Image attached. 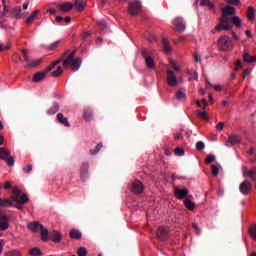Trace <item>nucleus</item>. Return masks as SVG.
Masks as SVG:
<instances>
[{"label": "nucleus", "instance_id": "1", "mask_svg": "<svg viewBox=\"0 0 256 256\" xmlns=\"http://www.w3.org/2000/svg\"><path fill=\"white\" fill-rule=\"evenodd\" d=\"M235 7L227 5L222 8V16L220 17V23L216 25V31H231L233 25L231 24V15H235Z\"/></svg>", "mask_w": 256, "mask_h": 256}, {"label": "nucleus", "instance_id": "2", "mask_svg": "<svg viewBox=\"0 0 256 256\" xmlns=\"http://www.w3.org/2000/svg\"><path fill=\"white\" fill-rule=\"evenodd\" d=\"M27 228L33 233H39L40 231L41 241H43L44 243H47V241H49V229L43 226V224L33 221L27 224Z\"/></svg>", "mask_w": 256, "mask_h": 256}, {"label": "nucleus", "instance_id": "3", "mask_svg": "<svg viewBox=\"0 0 256 256\" xmlns=\"http://www.w3.org/2000/svg\"><path fill=\"white\" fill-rule=\"evenodd\" d=\"M19 195V188H13V193L11 195V199L13 201L12 207H16V209L21 211L23 210V205H25V203H29V196L22 194L19 200Z\"/></svg>", "mask_w": 256, "mask_h": 256}, {"label": "nucleus", "instance_id": "4", "mask_svg": "<svg viewBox=\"0 0 256 256\" xmlns=\"http://www.w3.org/2000/svg\"><path fill=\"white\" fill-rule=\"evenodd\" d=\"M75 53V51H72L63 61L64 69L71 67L72 71H78L79 67H81L82 60L81 58L75 59Z\"/></svg>", "mask_w": 256, "mask_h": 256}, {"label": "nucleus", "instance_id": "5", "mask_svg": "<svg viewBox=\"0 0 256 256\" xmlns=\"http://www.w3.org/2000/svg\"><path fill=\"white\" fill-rule=\"evenodd\" d=\"M218 49L220 51H225L227 53L233 51L235 49V44H233V39L227 35H223L218 39L217 42Z\"/></svg>", "mask_w": 256, "mask_h": 256}, {"label": "nucleus", "instance_id": "6", "mask_svg": "<svg viewBox=\"0 0 256 256\" xmlns=\"http://www.w3.org/2000/svg\"><path fill=\"white\" fill-rule=\"evenodd\" d=\"M0 159L5 161L8 167H13L15 165V158L11 156V152L5 147L0 148Z\"/></svg>", "mask_w": 256, "mask_h": 256}, {"label": "nucleus", "instance_id": "7", "mask_svg": "<svg viewBox=\"0 0 256 256\" xmlns=\"http://www.w3.org/2000/svg\"><path fill=\"white\" fill-rule=\"evenodd\" d=\"M10 221L9 215L5 214V212H0V231H7Z\"/></svg>", "mask_w": 256, "mask_h": 256}, {"label": "nucleus", "instance_id": "8", "mask_svg": "<svg viewBox=\"0 0 256 256\" xmlns=\"http://www.w3.org/2000/svg\"><path fill=\"white\" fill-rule=\"evenodd\" d=\"M166 81L169 87H177V85H179V81H177V75L175 72H173V70L167 71Z\"/></svg>", "mask_w": 256, "mask_h": 256}, {"label": "nucleus", "instance_id": "9", "mask_svg": "<svg viewBox=\"0 0 256 256\" xmlns=\"http://www.w3.org/2000/svg\"><path fill=\"white\" fill-rule=\"evenodd\" d=\"M80 179L85 183L89 179V163L83 162L80 167Z\"/></svg>", "mask_w": 256, "mask_h": 256}, {"label": "nucleus", "instance_id": "10", "mask_svg": "<svg viewBox=\"0 0 256 256\" xmlns=\"http://www.w3.org/2000/svg\"><path fill=\"white\" fill-rule=\"evenodd\" d=\"M141 11V2L133 1L129 3L128 13L129 15H137Z\"/></svg>", "mask_w": 256, "mask_h": 256}, {"label": "nucleus", "instance_id": "11", "mask_svg": "<svg viewBox=\"0 0 256 256\" xmlns=\"http://www.w3.org/2000/svg\"><path fill=\"white\" fill-rule=\"evenodd\" d=\"M142 56L145 59V63L148 69H155V61L153 60V57L149 56L147 50L144 49L142 51Z\"/></svg>", "mask_w": 256, "mask_h": 256}, {"label": "nucleus", "instance_id": "12", "mask_svg": "<svg viewBox=\"0 0 256 256\" xmlns=\"http://www.w3.org/2000/svg\"><path fill=\"white\" fill-rule=\"evenodd\" d=\"M242 172L244 177H250L252 181H256V166L250 170L247 168V166H243Z\"/></svg>", "mask_w": 256, "mask_h": 256}, {"label": "nucleus", "instance_id": "13", "mask_svg": "<svg viewBox=\"0 0 256 256\" xmlns=\"http://www.w3.org/2000/svg\"><path fill=\"white\" fill-rule=\"evenodd\" d=\"M252 187L253 186L251 185V182L246 180L242 182L239 186L240 193H242V195H249V192L251 191Z\"/></svg>", "mask_w": 256, "mask_h": 256}, {"label": "nucleus", "instance_id": "14", "mask_svg": "<svg viewBox=\"0 0 256 256\" xmlns=\"http://www.w3.org/2000/svg\"><path fill=\"white\" fill-rule=\"evenodd\" d=\"M145 190V186L139 180L132 182V193L141 194Z\"/></svg>", "mask_w": 256, "mask_h": 256}, {"label": "nucleus", "instance_id": "15", "mask_svg": "<svg viewBox=\"0 0 256 256\" xmlns=\"http://www.w3.org/2000/svg\"><path fill=\"white\" fill-rule=\"evenodd\" d=\"M237 143H241V136L237 134H232L228 137V141H226V146L231 147V145H237Z\"/></svg>", "mask_w": 256, "mask_h": 256}, {"label": "nucleus", "instance_id": "16", "mask_svg": "<svg viewBox=\"0 0 256 256\" xmlns=\"http://www.w3.org/2000/svg\"><path fill=\"white\" fill-rule=\"evenodd\" d=\"M47 71L43 70L40 72H37L36 74H34L32 81H34V83H40V81H44V79H47Z\"/></svg>", "mask_w": 256, "mask_h": 256}, {"label": "nucleus", "instance_id": "17", "mask_svg": "<svg viewBox=\"0 0 256 256\" xmlns=\"http://www.w3.org/2000/svg\"><path fill=\"white\" fill-rule=\"evenodd\" d=\"M173 25L177 29V31H185V23H183V18L181 17H176L173 20Z\"/></svg>", "mask_w": 256, "mask_h": 256}, {"label": "nucleus", "instance_id": "18", "mask_svg": "<svg viewBox=\"0 0 256 256\" xmlns=\"http://www.w3.org/2000/svg\"><path fill=\"white\" fill-rule=\"evenodd\" d=\"M174 195L176 199H185V197L189 195V190L187 188H184V189L177 188L174 192Z\"/></svg>", "mask_w": 256, "mask_h": 256}, {"label": "nucleus", "instance_id": "19", "mask_svg": "<svg viewBox=\"0 0 256 256\" xmlns=\"http://www.w3.org/2000/svg\"><path fill=\"white\" fill-rule=\"evenodd\" d=\"M169 233V230L166 227H159L157 230V237L158 239H161V241H165L167 239V235Z\"/></svg>", "mask_w": 256, "mask_h": 256}, {"label": "nucleus", "instance_id": "20", "mask_svg": "<svg viewBox=\"0 0 256 256\" xmlns=\"http://www.w3.org/2000/svg\"><path fill=\"white\" fill-rule=\"evenodd\" d=\"M51 241H53V243H61V241H63L61 232L54 230L51 235Z\"/></svg>", "mask_w": 256, "mask_h": 256}, {"label": "nucleus", "instance_id": "21", "mask_svg": "<svg viewBox=\"0 0 256 256\" xmlns=\"http://www.w3.org/2000/svg\"><path fill=\"white\" fill-rule=\"evenodd\" d=\"M57 119L59 123L64 125L65 127H71V123H69V119L63 115V113H58L57 114Z\"/></svg>", "mask_w": 256, "mask_h": 256}, {"label": "nucleus", "instance_id": "22", "mask_svg": "<svg viewBox=\"0 0 256 256\" xmlns=\"http://www.w3.org/2000/svg\"><path fill=\"white\" fill-rule=\"evenodd\" d=\"M41 65V59H36L33 61L27 62V64L24 66V69H35V67H39Z\"/></svg>", "mask_w": 256, "mask_h": 256}, {"label": "nucleus", "instance_id": "23", "mask_svg": "<svg viewBox=\"0 0 256 256\" xmlns=\"http://www.w3.org/2000/svg\"><path fill=\"white\" fill-rule=\"evenodd\" d=\"M73 5H74L75 9L79 12L85 11V7L87 6L85 1H83V0H75Z\"/></svg>", "mask_w": 256, "mask_h": 256}, {"label": "nucleus", "instance_id": "24", "mask_svg": "<svg viewBox=\"0 0 256 256\" xmlns=\"http://www.w3.org/2000/svg\"><path fill=\"white\" fill-rule=\"evenodd\" d=\"M0 207H13V199L9 198H0Z\"/></svg>", "mask_w": 256, "mask_h": 256}, {"label": "nucleus", "instance_id": "25", "mask_svg": "<svg viewBox=\"0 0 256 256\" xmlns=\"http://www.w3.org/2000/svg\"><path fill=\"white\" fill-rule=\"evenodd\" d=\"M74 5L71 2H64L60 5V9L64 12V13H69V11H71V9H73Z\"/></svg>", "mask_w": 256, "mask_h": 256}, {"label": "nucleus", "instance_id": "26", "mask_svg": "<svg viewBox=\"0 0 256 256\" xmlns=\"http://www.w3.org/2000/svg\"><path fill=\"white\" fill-rule=\"evenodd\" d=\"M83 237V234H81V231L77 230V229H72L70 231V238L71 239H76L79 240Z\"/></svg>", "mask_w": 256, "mask_h": 256}, {"label": "nucleus", "instance_id": "27", "mask_svg": "<svg viewBox=\"0 0 256 256\" xmlns=\"http://www.w3.org/2000/svg\"><path fill=\"white\" fill-rule=\"evenodd\" d=\"M83 118L85 121H92L93 119V111L91 109L87 108L83 112Z\"/></svg>", "mask_w": 256, "mask_h": 256}, {"label": "nucleus", "instance_id": "28", "mask_svg": "<svg viewBox=\"0 0 256 256\" xmlns=\"http://www.w3.org/2000/svg\"><path fill=\"white\" fill-rule=\"evenodd\" d=\"M162 44H163V50L165 51V53H171V51H173V49L171 48V45H169V40H167L166 38L162 39Z\"/></svg>", "mask_w": 256, "mask_h": 256}, {"label": "nucleus", "instance_id": "29", "mask_svg": "<svg viewBox=\"0 0 256 256\" xmlns=\"http://www.w3.org/2000/svg\"><path fill=\"white\" fill-rule=\"evenodd\" d=\"M231 23H233L238 29H241V18H239V16H232L230 18V25Z\"/></svg>", "mask_w": 256, "mask_h": 256}, {"label": "nucleus", "instance_id": "30", "mask_svg": "<svg viewBox=\"0 0 256 256\" xmlns=\"http://www.w3.org/2000/svg\"><path fill=\"white\" fill-rule=\"evenodd\" d=\"M184 205L186 209H188V211H193L195 209V202L191 201L188 198L184 200Z\"/></svg>", "mask_w": 256, "mask_h": 256}, {"label": "nucleus", "instance_id": "31", "mask_svg": "<svg viewBox=\"0 0 256 256\" xmlns=\"http://www.w3.org/2000/svg\"><path fill=\"white\" fill-rule=\"evenodd\" d=\"M38 15H39V10H35L34 12H32V14L26 20L27 25H31V23L35 21Z\"/></svg>", "mask_w": 256, "mask_h": 256}, {"label": "nucleus", "instance_id": "32", "mask_svg": "<svg viewBox=\"0 0 256 256\" xmlns=\"http://www.w3.org/2000/svg\"><path fill=\"white\" fill-rule=\"evenodd\" d=\"M60 44H61V40H57V41L53 42L52 44H50L49 46H46L45 50L46 51H55V49H57Z\"/></svg>", "mask_w": 256, "mask_h": 256}, {"label": "nucleus", "instance_id": "33", "mask_svg": "<svg viewBox=\"0 0 256 256\" xmlns=\"http://www.w3.org/2000/svg\"><path fill=\"white\" fill-rule=\"evenodd\" d=\"M175 97L178 101H185V99H187V94L183 90H178Z\"/></svg>", "mask_w": 256, "mask_h": 256}, {"label": "nucleus", "instance_id": "34", "mask_svg": "<svg viewBox=\"0 0 256 256\" xmlns=\"http://www.w3.org/2000/svg\"><path fill=\"white\" fill-rule=\"evenodd\" d=\"M29 255H31V256H43V252L41 251V249L39 247H34V248L30 249Z\"/></svg>", "mask_w": 256, "mask_h": 256}, {"label": "nucleus", "instance_id": "35", "mask_svg": "<svg viewBox=\"0 0 256 256\" xmlns=\"http://www.w3.org/2000/svg\"><path fill=\"white\" fill-rule=\"evenodd\" d=\"M243 59L245 63H255L256 61V56H251L249 53H244Z\"/></svg>", "mask_w": 256, "mask_h": 256}, {"label": "nucleus", "instance_id": "36", "mask_svg": "<svg viewBox=\"0 0 256 256\" xmlns=\"http://www.w3.org/2000/svg\"><path fill=\"white\" fill-rule=\"evenodd\" d=\"M21 7H16L12 10V15L13 17H15L16 19H21V17H23V14L21 13Z\"/></svg>", "mask_w": 256, "mask_h": 256}, {"label": "nucleus", "instance_id": "37", "mask_svg": "<svg viewBox=\"0 0 256 256\" xmlns=\"http://www.w3.org/2000/svg\"><path fill=\"white\" fill-rule=\"evenodd\" d=\"M247 18L250 21H254L255 20V9L253 8V6L248 7Z\"/></svg>", "mask_w": 256, "mask_h": 256}, {"label": "nucleus", "instance_id": "38", "mask_svg": "<svg viewBox=\"0 0 256 256\" xmlns=\"http://www.w3.org/2000/svg\"><path fill=\"white\" fill-rule=\"evenodd\" d=\"M101 149H103V144L102 143H98L95 147V149H91L90 150V155H97L99 151H101Z\"/></svg>", "mask_w": 256, "mask_h": 256}, {"label": "nucleus", "instance_id": "39", "mask_svg": "<svg viewBox=\"0 0 256 256\" xmlns=\"http://www.w3.org/2000/svg\"><path fill=\"white\" fill-rule=\"evenodd\" d=\"M57 111H59V104H55L54 106H52V107L48 110V114H49V115H55V113H57Z\"/></svg>", "mask_w": 256, "mask_h": 256}, {"label": "nucleus", "instance_id": "40", "mask_svg": "<svg viewBox=\"0 0 256 256\" xmlns=\"http://www.w3.org/2000/svg\"><path fill=\"white\" fill-rule=\"evenodd\" d=\"M197 116L200 119H203L204 121H209V116L207 115V112L203 111V112H197Z\"/></svg>", "mask_w": 256, "mask_h": 256}, {"label": "nucleus", "instance_id": "41", "mask_svg": "<svg viewBox=\"0 0 256 256\" xmlns=\"http://www.w3.org/2000/svg\"><path fill=\"white\" fill-rule=\"evenodd\" d=\"M5 256H21V252L19 250H11L6 252Z\"/></svg>", "mask_w": 256, "mask_h": 256}, {"label": "nucleus", "instance_id": "42", "mask_svg": "<svg viewBox=\"0 0 256 256\" xmlns=\"http://www.w3.org/2000/svg\"><path fill=\"white\" fill-rule=\"evenodd\" d=\"M174 154L176 157H183V155H185V150H183V148H176Z\"/></svg>", "mask_w": 256, "mask_h": 256}, {"label": "nucleus", "instance_id": "43", "mask_svg": "<svg viewBox=\"0 0 256 256\" xmlns=\"http://www.w3.org/2000/svg\"><path fill=\"white\" fill-rule=\"evenodd\" d=\"M211 171L214 177H217L219 175V167L216 166L215 164L211 165Z\"/></svg>", "mask_w": 256, "mask_h": 256}, {"label": "nucleus", "instance_id": "44", "mask_svg": "<svg viewBox=\"0 0 256 256\" xmlns=\"http://www.w3.org/2000/svg\"><path fill=\"white\" fill-rule=\"evenodd\" d=\"M63 74V68L58 67L55 71L52 72V77H59Z\"/></svg>", "mask_w": 256, "mask_h": 256}, {"label": "nucleus", "instance_id": "45", "mask_svg": "<svg viewBox=\"0 0 256 256\" xmlns=\"http://www.w3.org/2000/svg\"><path fill=\"white\" fill-rule=\"evenodd\" d=\"M249 235L252 237V239H256V225L252 226L249 229Z\"/></svg>", "mask_w": 256, "mask_h": 256}, {"label": "nucleus", "instance_id": "46", "mask_svg": "<svg viewBox=\"0 0 256 256\" xmlns=\"http://www.w3.org/2000/svg\"><path fill=\"white\" fill-rule=\"evenodd\" d=\"M78 256H87V248L80 247L77 252Z\"/></svg>", "mask_w": 256, "mask_h": 256}, {"label": "nucleus", "instance_id": "47", "mask_svg": "<svg viewBox=\"0 0 256 256\" xmlns=\"http://www.w3.org/2000/svg\"><path fill=\"white\" fill-rule=\"evenodd\" d=\"M170 65L175 71H181V66L177 64V62H175L174 60H170Z\"/></svg>", "mask_w": 256, "mask_h": 256}, {"label": "nucleus", "instance_id": "48", "mask_svg": "<svg viewBox=\"0 0 256 256\" xmlns=\"http://www.w3.org/2000/svg\"><path fill=\"white\" fill-rule=\"evenodd\" d=\"M9 49H11V44L9 42L0 44V51H9Z\"/></svg>", "mask_w": 256, "mask_h": 256}, {"label": "nucleus", "instance_id": "49", "mask_svg": "<svg viewBox=\"0 0 256 256\" xmlns=\"http://www.w3.org/2000/svg\"><path fill=\"white\" fill-rule=\"evenodd\" d=\"M196 149L197 151H203V149H205V143H203V141H198L196 143Z\"/></svg>", "mask_w": 256, "mask_h": 256}, {"label": "nucleus", "instance_id": "50", "mask_svg": "<svg viewBox=\"0 0 256 256\" xmlns=\"http://www.w3.org/2000/svg\"><path fill=\"white\" fill-rule=\"evenodd\" d=\"M22 55H24V61L26 63H29V52L27 51V49L22 50Z\"/></svg>", "mask_w": 256, "mask_h": 256}, {"label": "nucleus", "instance_id": "51", "mask_svg": "<svg viewBox=\"0 0 256 256\" xmlns=\"http://www.w3.org/2000/svg\"><path fill=\"white\" fill-rule=\"evenodd\" d=\"M24 173H31V171H33V165L31 164H27L24 168H23Z\"/></svg>", "mask_w": 256, "mask_h": 256}, {"label": "nucleus", "instance_id": "52", "mask_svg": "<svg viewBox=\"0 0 256 256\" xmlns=\"http://www.w3.org/2000/svg\"><path fill=\"white\" fill-rule=\"evenodd\" d=\"M226 3L229 5H241V0H227Z\"/></svg>", "mask_w": 256, "mask_h": 256}, {"label": "nucleus", "instance_id": "53", "mask_svg": "<svg viewBox=\"0 0 256 256\" xmlns=\"http://www.w3.org/2000/svg\"><path fill=\"white\" fill-rule=\"evenodd\" d=\"M98 25L101 29H107V22L105 20L98 21Z\"/></svg>", "mask_w": 256, "mask_h": 256}, {"label": "nucleus", "instance_id": "54", "mask_svg": "<svg viewBox=\"0 0 256 256\" xmlns=\"http://www.w3.org/2000/svg\"><path fill=\"white\" fill-rule=\"evenodd\" d=\"M192 227H193V229H195L196 235H201V228H199V225L193 223Z\"/></svg>", "mask_w": 256, "mask_h": 256}, {"label": "nucleus", "instance_id": "55", "mask_svg": "<svg viewBox=\"0 0 256 256\" xmlns=\"http://www.w3.org/2000/svg\"><path fill=\"white\" fill-rule=\"evenodd\" d=\"M216 129H217V131H223V129H225V124L223 122H219L216 125Z\"/></svg>", "mask_w": 256, "mask_h": 256}, {"label": "nucleus", "instance_id": "56", "mask_svg": "<svg viewBox=\"0 0 256 256\" xmlns=\"http://www.w3.org/2000/svg\"><path fill=\"white\" fill-rule=\"evenodd\" d=\"M215 161V156L214 155H208L206 157V163H213Z\"/></svg>", "mask_w": 256, "mask_h": 256}, {"label": "nucleus", "instance_id": "57", "mask_svg": "<svg viewBox=\"0 0 256 256\" xmlns=\"http://www.w3.org/2000/svg\"><path fill=\"white\" fill-rule=\"evenodd\" d=\"M7 0H2V4L4 6V12L9 13V6H7Z\"/></svg>", "mask_w": 256, "mask_h": 256}, {"label": "nucleus", "instance_id": "58", "mask_svg": "<svg viewBox=\"0 0 256 256\" xmlns=\"http://www.w3.org/2000/svg\"><path fill=\"white\" fill-rule=\"evenodd\" d=\"M63 57H64V56H62L59 60L54 61V62L52 63V67H56V65H59V64L63 61Z\"/></svg>", "mask_w": 256, "mask_h": 256}, {"label": "nucleus", "instance_id": "59", "mask_svg": "<svg viewBox=\"0 0 256 256\" xmlns=\"http://www.w3.org/2000/svg\"><path fill=\"white\" fill-rule=\"evenodd\" d=\"M174 139H175V141H179V140L183 139V134L177 133V134L175 135Z\"/></svg>", "mask_w": 256, "mask_h": 256}, {"label": "nucleus", "instance_id": "60", "mask_svg": "<svg viewBox=\"0 0 256 256\" xmlns=\"http://www.w3.org/2000/svg\"><path fill=\"white\" fill-rule=\"evenodd\" d=\"M201 103L204 105V106L202 107V109H207V105H209V103L207 102V100L202 99V100H201Z\"/></svg>", "mask_w": 256, "mask_h": 256}, {"label": "nucleus", "instance_id": "61", "mask_svg": "<svg viewBox=\"0 0 256 256\" xmlns=\"http://www.w3.org/2000/svg\"><path fill=\"white\" fill-rule=\"evenodd\" d=\"M55 66H53V63H51L44 71H46V73H49Z\"/></svg>", "mask_w": 256, "mask_h": 256}, {"label": "nucleus", "instance_id": "62", "mask_svg": "<svg viewBox=\"0 0 256 256\" xmlns=\"http://www.w3.org/2000/svg\"><path fill=\"white\" fill-rule=\"evenodd\" d=\"M7 15V13L6 12H1L0 11V23L3 21V19H4V17Z\"/></svg>", "mask_w": 256, "mask_h": 256}, {"label": "nucleus", "instance_id": "63", "mask_svg": "<svg viewBox=\"0 0 256 256\" xmlns=\"http://www.w3.org/2000/svg\"><path fill=\"white\" fill-rule=\"evenodd\" d=\"M214 89L216 91H223V87H221V85L217 84V85H214Z\"/></svg>", "mask_w": 256, "mask_h": 256}, {"label": "nucleus", "instance_id": "64", "mask_svg": "<svg viewBox=\"0 0 256 256\" xmlns=\"http://www.w3.org/2000/svg\"><path fill=\"white\" fill-rule=\"evenodd\" d=\"M4 189H11V182H6L4 185Z\"/></svg>", "mask_w": 256, "mask_h": 256}]
</instances>
